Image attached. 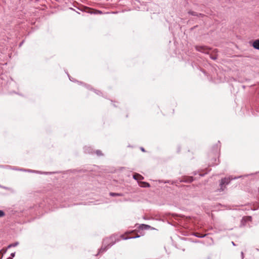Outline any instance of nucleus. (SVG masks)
<instances>
[{"instance_id":"f257e3e1","label":"nucleus","mask_w":259,"mask_h":259,"mask_svg":"<svg viewBox=\"0 0 259 259\" xmlns=\"http://www.w3.org/2000/svg\"><path fill=\"white\" fill-rule=\"evenodd\" d=\"M231 179L229 177H226L222 179L220 182V188L218 191L223 192L225 190L226 186L230 182Z\"/></svg>"},{"instance_id":"f03ea898","label":"nucleus","mask_w":259,"mask_h":259,"mask_svg":"<svg viewBox=\"0 0 259 259\" xmlns=\"http://www.w3.org/2000/svg\"><path fill=\"white\" fill-rule=\"evenodd\" d=\"M195 49L197 51L206 54H209L210 49L205 46H196Z\"/></svg>"},{"instance_id":"7ed1b4c3","label":"nucleus","mask_w":259,"mask_h":259,"mask_svg":"<svg viewBox=\"0 0 259 259\" xmlns=\"http://www.w3.org/2000/svg\"><path fill=\"white\" fill-rule=\"evenodd\" d=\"M136 234L135 232H131L126 233V234L122 235L121 236V237L122 239H127L129 238H135V237H138L139 236L137 235L136 236H134L133 235V234Z\"/></svg>"},{"instance_id":"20e7f679","label":"nucleus","mask_w":259,"mask_h":259,"mask_svg":"<svg viewBox=\"0 0 259 259\" xmlns=\"http://www.w3.org/2000/svg\"><path fill=\"white\" fill-rule=\"evenodd\" d=\"M253 47L257 50H259V39L255 40L252 44Z\"/></svg>"},{"instance_id":"39448f33","label":"nucleus","mask_w":259,"mask_h":259,"mask_svg":"<svg viewBox=\"0 0 259 259\" xmlns=\"http://www.w3.org/2000/svg\"><path fill=\"white\" fill-rule=\"evenodd\" d=\"M133 177L135 180H137L138 181L142 180L144 179V178L142 176H141V175L138 174H135L134 175Z\"/></svg>"},{"instance_id":"423d86ee","label":"nucleus","mask_w":259,"mask_h":259,"mask_svg":"<svg viewBox=\"0 0 259 259\" xmlns=\"http://www.w3.org/2000/svg\"><path fill=\"white\" fill-rule=\"evenodd\" d=\"M139 185L141 187H150V185L149 183H148L147 182H140Z\"/></svg>"},{"instance_id":"0eeeda50","label":"nucleus","mask_w":259,"mask_h":259,"mask_svg":"<svg viewBox=\"0 0 259 259\" xmlns=\"http://www.w3.org/2000/svg\"><path fill=\"white\" fill-rule=\"evenodd\" d=\"M189 14L193 15V16H203V15L202 14H197V13L193 12V11H189Z\"/></svg>"},{"instance_id":"6e6552de","label":"nucleus","mask_w":259,"mask_h":259,"mask_svg":"<svg viewBox=\"0 0 259 259\" xmlns=\"http://www.w3.org/2000/svg\"><path fill=\"white\" fill-rule=\"evenodd\" d=\"M110 196H122V195L121 194H120V193H113V192H111L110 193Z\"/></svg>"},{"instance_id":"1a4fd4ad","label":"nucleus","mask_w":259,"mask_h":259,"mask_svg":"<svg viewBox=\"0 0 259 259\" xmlns=\"http://www.w3.org/2000/svg\"><path fill=\"white\" fill-rule=\"evenodd\" d=\"M109 239H110V240H111V243H110V245H112V244H114V243L115 242V241H114V239H113V237H111L109 238Z\"/></svg>"},{"instance_id":"9d476101","label":"nucleus","mask_w":259,"mask_h":259,"mask_svg":"<svg viewBox=\"0 0 259 259\" xmlns=\"http://www.w3.org/2000/svg\"><path fill=\"white\" fill-rule=\"evenodd\" d=\"M5 215V213L3 211L0 210V217H3Z\"/></svg>"},{"instance_id":"9b49d317","label":"nucleus","mask_w":259,"mask_h":259,"mask_svg":"<svg viewBox=\"0 0 259 259\" xmlns=\"http://www.w3.org/2000/svg\"><path fill=\"white\" fill-rule=\"evenodd\" d=\"M245 219H246V221H251V217L250 216L246 217Z\"/></svg>"},{"instance_id":"f8f14e48","label":"nucleus","mask_w":259,"mask_h":259,"mask_svg":"<svg viewBox=\"0 0 259 259\" xmlns=\"http://www.w3.org/2000/svg\"><path fill=\"white\" fill-rule=\"evenodd\" d=\"M195 235L198 237H203L204 236V235H199V233H195Z\"/></svg>"},{"instance_id":"ddd939ff","label":"nucleus","mask_w":259,"mask_h":259,"mask_svg":"<svg viewBox=\"0 0 259 259\" xmlns=\"http://www.w3.org/2000/svg\"><path fill=\"white\" fill-rule=\"evenodd\" d=\"M97 154L99 155H102V153H101V151H97Z\"/></svg>"},{"instance_id":"4468645a","label":"nucleus","mask_w":259,"mask_h":259,"mask_svg":"<svg viewBox=\"0 0 259 259\" xmlns=\"http://www.w3.org/2000/svg\"><path fill=\"white\" fill-rule=\"evenodd\" d=\"M211 58L212 59H213V60H215L217 58V56H211Z\"/></svg>"},{"instance_id":"2eb2a0df","label":"nucleus","mask_w":259,"mask_h":259,"mask_svg":"<svg viewBox=\"0 0 259 259\" xmlns=\"http://www.w3.org/2000/svg\"><path fill=\"white\" fill-rule=\"evenodd\" d=\"M144 228L145 229H147V228H148L150 227V226H148V225H144Z\"/></svg>"},{"instance_id":"dca6fc26","label":"nucleus","mask_w":259,"mask_h":259,"mask_svg":"<svg viewBox=\"0 0 259 259\" xmlns=\"http://www.w3.org/2000/svg\"><path fill=\"white\" fill-rule=\"evenodd\" d=\"M108 239L104 240V242L108 243Z\"/></svg>"},{"instance_id":"f3484780","label":"nucleus","mask_w":259,"mask_h":259,"mask_svg":"<svg viewBox=\"0 0 259 259\" xmlns=\"http://www.w3.org/2000/svg\"><path fill=\"white\" fill-rule=\"evenodd\" d=\"M11 256H12V257H14V256H15V253H12L11 254Z\"/></svg>"},{"instance_id":"a211bd4d","label":"nucleus","mask_w":259,"mask_h":259,"mask_svg":"<svg viewBox=\"0 0 259 259\" xmlns=\"http://www.w3.org/2000/svg\"><path fill=\"white\" fill-rule=\"evenodd\" d=\"M9 259H12V258H9Z\"/></svg>"}]
</instances>
